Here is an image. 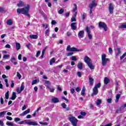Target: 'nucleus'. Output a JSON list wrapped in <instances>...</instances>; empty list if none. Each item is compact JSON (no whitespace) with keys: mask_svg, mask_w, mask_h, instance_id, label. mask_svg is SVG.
Listing matches in <instances>:
<instances>
[{"mask_svg":"<svg viewBox=\"0 0 126 126\" xmlns=\"http://www.w3.org/2000/svg\"><path fill=\"white\" fill-rule=\"evenodd\" d=\"M29 9H30V6H29V5H27L24 8L17 9V13H22V14H24L27 16H30V15L28 14Z\"/></svg>","mask_w":126,"mask_h":126,"instance_id":"1","label":"nucleus"},{"mask_svg":"<svg viewBox=\"0 0 126 126\" xmlns=\"http://www.w3.org/2000/svg\"><path fill=\"white\" fill-rule=\"evenodd\" d=\"M19 125H28V126H38V123L37 122L31 121V120H25L23 121H21L18 123Z\"/></svg>","mask_w":126,"mask_h":126,"instance_id":"2","label":"nucleus"},{"mask_svg":"<svg viewBox=\"0 0 126 126\" xmlns=\"http://www.w3.org/2000/svg\"><path fill=\"white\" fill-rule=\"evenodd\" d=\"M107 58V55L106 54H102L101 55V63L103 66L107 65L108 63H110V59Z\"/></svg>","mask_w":126,"mask_h":126,"instance_id":"3","label":"nucleus"},{"mask_svg":"<svg viewBox=\"0 0 126 126\" xmlns=\"http://www.w3.org/2000/svg\"><path fill=\"white\" fill-rule=\"evenodd\" d=\"M101 87V83L96 84L93 89V93L92 95H97L98 94V88Z\"/></svg>","mask_w":126,"mask_h":126,"instance_id":"4","label":"nucleus"},{"mask_svg":"<svg viewBox=\"0 0 126 126\" xmlns=\"http://www.w3.org/2000/svg\"><path fill=\"white\" fill-rule=\"evenodd\" d=\"M69 120L71 123L72 124L73 126H77V122H78V120L75 118V117L73 116H70L69 118Z\"/></svg>","mask_w":126,"mask_h":126,"instance_id":"5","label":"nucleus"},{"mask_svg":"<svg viewBox=\"0 0 126 126\" xmlns=\"http://www.w3.org/2000/svg\"><path fill=\"white\" fill-rule=\"evenodd\" d=\"M66 51H68V52H80L81 50L77 49V48L75 47L71 48L70 45H68L66 48Z\"/></svg>","mask_w":126,"mask_h":126,"instance_id":"6","label":"nucleus"},{"mask_svg":"<svg viewBox=\"0 0 126 126\" xmlns=\"http://www.w3.org/2000/svg\"><path fill=\"white\" fill-rule=\"evenodd\" d=\"M98 27L99 28H103L104 29L105 31H107L108 30V27L104 22H100L98 23Z\"/></svg>","mask_w":126,"mask_h":126,"instance_id":"7","label":"nucleus"},{"mask_svg":"<svg viewBox=\"0 0 126 126\" xmlns=\"http://www.w3.org/2000/svg\"><path fill=\"white\" fill-rule=\"evenodd\" d=\"M96 5L97 3L95 2V0H93L92 2L89 5V7L90 8V14H92V8L95 6H96Z\"/></svg>","mask_w":126,"mask_h":126,"instance_id":"8","label":"nucleus"},{"mask_svg":"<svg viewBox=\"0 0 126 126\" xmlns=\"http://www.w3.org/2000/svg\"><path fill=\"white\" fill-rule=\"evenodd\" d=\"M86 32L88 34V37L90 40H91L92 38H93V36H92V34H91V31H90V29H89V27H87L86 28Z\"/></svg>","mask_w":126,"mask_h":126,"instance_id":"9","label":"nucleus"},{"mask_svg":"<svg viewBox=\"0 0 126 126\" xmlns=\"http://www.w3.org/2000/svg\"><path fill=\"white\" fill-rule=\"evenodd\" d=\"M115 7V5L113 4V3H110L109 4V11L110 14H113L114 12V8Z\"/></svg>","mask_w":126,"mask_h":126,"instance_id":"10","label":"nucleus"},{"mask_svg":"<svg viewBox=\"0 0 126 126\" xmlns=\"http://www.w3.org/2000/svg\"><path fill=\"white\" fill-rule=\"evenodd\" d=\"M29 113H30V109H28L25 111L23 113L20 114L19 115L21 117H24V116H26V115L29 114Z\"/></svg>","mask_w":126,"mask_h":126,"instance_id":"11","label":"nucleus"},{"mask_svg":"<svg viewBox=\"0 0 126 126\" xmlns=\"http://www.w3.org/2000/svg\"><path fill=\"white\" fill-rule=\"evenodd\" d=\"M72 30H76L77 29V25L76 23H72L70 25Z\"/></svg>","mask_w":126,"mask_h":126,"instance_id":"12","label":"nucleus"},{"mask_svg":"<svg viewBox=\"0 0 126 126\" xmlns=\"http://www.w3.org/2000/svg\"><path fill=\"white\" fill-rule=\"evenodd\" d=\"M84 62L86 63H89L91 62V59L88 56H85L84 57Z\"/></svg>","mask_w":126,"mask_h":126,"instance_id":"13","label":"nucleus"},{"mask_svg":"<svg viewBox=\"0 0 126 126\" xmlns=\"http://www.w3.org/2000/svg\"><path fill=\"white\" fill-rule=\"evenodd\" d=\"M79 38H83L84 37V31H80L78 34Z\"/></svg>","mask_w":126,"mask_h":126,"instance_id":"14","label":"nucleus"},{"mask_svg":"<svg viewBox=\"0 0 126 126\" xmlns=\"http://www.w3.org/2000/svg\"><path fill=\"white\" fill-rule=\"evenodd\" d=\"M76 15H77V12H75L74 14V16L71 19V22H75L76 21Z\"/></svg>","mask_w":126,"mask_h":126,"instance_id":"15","label":"nucleus"},{"mask_svg":"<svg viewBox=\"0 0 126 126\" xmlns=\"http://www.w3.org/2000/svg\"><path fill=\"white\" fill-rule=\"evenodd\" d=\"M51 101L54 103H59L60 100L57 97H53L51 99Z\"/></svg>","mask_w":126,"mask_h":126,"instance_id":"16","label":"nucleus"},{"mask_svg":"<svg viewBox=\"0 0 126 126\" xmlns=\"http://www.w3.org/2000/svg\"><path fill=\"white\" fill-rule=\"evenodd\" d=\"M87 64H88L89 67L91 69H94L95 66L94 65H93V64H92V62H91L88 63H87Z\"/></svg>","mask_w":126,"mask_h":126,"instance_id":"17","label":"nucleus"},{"mask_svg":"<svg viewBox=\"0 0 126 126\" xmlns=\"http://www.w3.org/2000/svg\"><path fill=\"white\" fill-rule=\"evenodd\" d=\"M77 67L79 69H82L83 68V63L79 62L77 64Z\"/></svg>","mask_w":126,"mask_h":126,"instance_id":"18","label":"nucleus"},{"mask_svg":"<svg viewBox=\"0 0 126 126\" xmlns=\"http://www.w3.org/2000/svg\"><path fill=\"white\" fill-rule=\"evenodd\" d=\"M61 106L63 107V109H65L66 111H69V107H66V104L65 103H63L61 104Z\"/></svg>","mask_w":126,"mask_h":126,"instance_id":"19","label":"nucleus"},{"mask_svg":"<svg viewBox=\"0 0 126 126\" xmlns=\"http://www.w3.org/2000/svg\"><path fill=\"white\" fill-rule=\"evenodd\" d=\"M29 37L30 38H31V39H38V35H37L30 34L29 35Z\"/></svg>","mask_w":126,"mask_h":126,"instance_id":"20","label":"nucleus"},{"mask_svg":"<svg viewBox=\"0 0 126 126\" xmlns=\"http://www.w3.org/2000/svg\"><path fill=\"white\" fill-rule=\"evenodd\" d=\"M56 63V59L55 58H53L50 61L49 63L50 65H53V63Z\"/></svg>","mask_w":126,"mask_h":126,"instance_id":"21","label":"nucleus"},{"mask_svg":"<svg viewBox=\"0 0 126 126\" xmlns=\"http://www.w3.org/2000/svg\"><path fill=\"white\" fill-rule=\"evenodd\" d=\"M6 23L7 25H12V24H13V21H12V20L11 19L7 20L6 21Z\"/></svg>","mask_w":126,"mask_h":126,"instance_id":"22","label":"nucleus"},{"mask_svg":"<svg viewBox=\"0 0 126 126\" xmlns=\"http://www.w3.org/2000/svg\"><path fill=\"white\" fill-rule=\"evenodd\" d=\"M110 82V79L109 78L105 77L104 79V84H108Z\"/></svg>","mask_w":126,"mask_h":126,"instance_id":"23","label":"nucleus"},{"mask_svg":"<svg viewBox=\"0 0 126 126\" xmlns=\"http://www.w3.org/2000/svg\"><path fill=\"white\" fill-rule=\"evenodd\" d=\"M16 98V93L13 92L11 97V100H15V98Z\"/></svg>","mask_w":126,"mask_h":126,"instance_id":"24","label":"nucleus"},{"mask_svg":"<svg viewBox=\"0 0 126 126\" xmlns=\"http://www.w3.org/2000/svg\"><path fill=\"white\" fill-rule=\"evenodd\" d=\"M74 8L73 9V12L74 13H75V12H76V10H77V5H76V4H74Z\"/></svg>","mask_w":126,"mask_h":126,"instance_id":"25","label":"nucleus"},{"mask_svg":"<svg viewBox=\"0 0 126 126\" xmlns=\"http://www.w3.org/2000/svg\"><path fill=\"white\" fill-rule=\"evenodd\" d=\"M6 111H5L0 112V118H3V117H4V115L6 114Z\"/></svg>","mask_w":126,"mask_h":126,"instance_id":"26","label":"nucleus"},{"mask_svg":"<svg viewBox=\"0 0 126 126\" xmlns=\"http://www.w3.org/2000/svg\"><path fill=\"white\" fill-rule=\"evenodd\" d=\"M90 81V85H93V82H94V79L91 77L89 78Z\"/></svg>","mask_w":126,"mask_h":126,"instance_id":"27","label":"nucleus"},{"mask_svg":"<svg viewBox=\"0 0 126 126\" xmlns=\"http://www.w3.org/2000/svg\"><path fill=\"white\" fill-rule=\"evenodd\" d=\"M120 97H121V95L119 94H116V100H115L116 103H118L119 102V99H120Z\"/></svg>","mask_w":126,"mask_h":126,"instance_id":"28","label":"nucleus"},{"mask_svg":"<svg viewBox=\"0 0 126 126\" xmlns=\"http://www.w3.org/2000/svg\"><path fill=\"white\" fill-rule=\"evenodd\" d=\"M119 28H121V29H126V24H123L120 26Z\"/></svg>","mask_w":126,"mask_h":126,"instance_id":"29","label":"nucleus"},{"mask_svg":"<svg viewBox=\"0 0 126 126\" xmlns=\"http://www.w3.org/2000/svg\"><path fill=\"white\" fill-rule=\"evenodd\" d=\"M24 5L23 2L22 1H20L17 4V6L19 7H21Z\"/></svg>","mask_w":126,"mask_h":126,"instance_id":"30","label":"nucleus"},{"mask_svg":"<svg viewBox=\"0 0 126 126\" xmlns=\"http://www.w3.org/2000/svg\"><path fill=\"white\" fill-rule=\"evenodd\" d=\"M85 87H83L81 91V95H82V96H84V95H85Z\"/></svg>","mask_w":126,"mask_h":126,"instance_id":"31","label":"nucleus"},{"mask_svg":"<svg viewBox=\"0 0 126 126\" xmlns=\"http://www.w3.org/2000/svg\"><path fill=\"white\" fill-rule=\"evenodd\" d=\"M16 47L17 50L18 51V50H19L21 48L20 44L18 43H16Z\"/></svg>","mask_w":126,"mask_h":126,"instance_id":"32","label":"nucleus"},{"mask_svg":"<svg viewBox=\"0 0 126 126\" xmlns=\"http://www.w3.org/2000/svg\"><path fill=\"white\" fill-rule=\"evenodd\" d=\"M47 88H48V89H49L50 91V92L53 93L55 91V88H50V86H47Z\"/></svg>","mask_w":126,"mask_h":126,"instance_id":"33","label":"nucleus"},{"mask_svg":"<svg viewBox=\"0 0 126 126\" xmlns=\"http://www.w3.org/2000/svg\"><path fill=\"white\" fill-rule=\"evenodd\" d=\"M6 125L8 126H14V124L12 123H10L9 122H7L6 123Z\"/></svg>","mask_w":126,"mask_h":126,"instance_id":"34","label":"nucleus"},{"mask_svg":"<svg viewBox=\"0 0 126 126\" xmlns=\"http://www.w3.org/2000/svg\"><path fill=\"white\" fill-rule=\"evenodd\" d=\"M5 98L7 99H8L9 97V91H7L5 94Z\"/></svg>","mask_w":126,"mask_h":126,"instance_id":"35","label":"nucleus"},{"mask_svg":"<svg viewBox=\"0 0 126 126\" xmlns=\"http://www.w3.org/2000/svg\"><path fill=\"white\" fill-rule=\"evenodd\" d=\"M101 103H102V100L101 99H97L96 104L97 105V106H99V105H100L101 104Z\"/></svg>","mask_w":126,"mask_h":126,"instance_id":"36","label":"nucleus"},{"mask_svg":"<svg viewBox=\"0 0 126 126\" xmlns=\"http://www.w3.org/2000/svg\"><path fill=\"white\" fill-rule=\"evenodd\" d=\"M73 55V52H68L66 53V57H70V56H72Z\"/></svg>","mask_w":126,"mask_h":126,"instance_id":"37","label":"nucleus"},{"mask_svg":"<svg viewBox=\"0 0 126 126\" xmlns=\"http://www.w3.org/2000/svg\"><path fill=\"white\" fill-rule=\"evenodd\" d=\"M63 12H64V9H63V8L61 9L58 12V13L59 14H62V13H63Z\"/></svg>","mask_w":126,"mask_h":126,"instance_id":"38","label":"nucleus"},{"mask_svg":"<svg viewBox=\"0 0 126 126\" xmlns=\"http://www.w3.org/2000/svg\"><path fill=\"white\" fill-rule=\"evenodd\" d=\"M17 76L19 79H21L22 76L21 74H20V73H19V72H17Z\"/></svg>","mask_w":126,"mask_h":126,"instance_id":"39","label":"nucleus"},{"mask_svg":"<svg viewBox=\"0 0 126 126\" xmlns=\"http://www.w3.org/2000/svg\"><path fill=\"white\" fill-rule=\"evenodd\" d=\"M45 84H47L46 87H47V86H49V85H51V84L50 82L49 81H45Z\"/></svg>","mask_w":126,"mask_h":126,"instance_id":"40","label":"nucleus"},{"mask_svg":"<svg viewBox=\"0 0 126 126\" xmlns=\"http://www.w3.org/2000/svg\"><path fill=\"white\" fill-rule=\"evenodd\" d=\"M50 32V30L47 29L45 31V34L46 36H49V32Z\"/></svg>","mask_w":126,"mask_h":126,"instance_id":"41","label":"nucleus"},{"mask_svg":"<svg viewBox=\"0 0 126 126\" xmlns=\"http://www.w3.org/2000/svg\"><path fill=\"white\" fill-rule=\"evenodd\" d=\"M4 81L5 82V85L7 87H8L9 86V85H8V80L6 79L4 80Z\"/></svg>","mask_w":126,"mask_h":126,"instance_id":"42","label":"nucleus"},{"mask_svg":"<svg viewBox=\"0 0 126 126\" xmlns=\"http://www.w3.org/2000/svg\"><path fill=\"white\" fill-rule=\"evenodd\" d=\"M85 17H86V14L85 13H83L82 15V18L83 20H84V19H85Z\"/></svg>","mask_w":126,"mask_h":126,"instance_id":"43","label":"nucleus"},{"mask_svg":"<svg viewBox=\"0 0 126 126\" xmlns=\"http://www.w3.org/2000/svg\"><path fill=\"white\" fill-rule=\"evenodd\" d=\"M71 59L72 61H77V59L76 58V57L75 56H72Z\"/></svg>","mask_w":126,"mask_h":126,"instance_id":"44","label":"nucleus"},{"mask_svg":"<svg viewBox=\"0 0 126 126\" xmlns=\"http://www.w3.org/2000/svg\"><path fill=\"white\" fill-rule=\"evenodd\" d=\"M118 53L116 54V56H119L121 54V48L117 49Z\"/></svg>","mask_w":126,"mask_h":126,"instance_id":"45","label":"nucleus"},{"mask_svg":"<svg viewBox=\"0 0 126 126\" xmlns=\"http://www.w3.org/2000/svg\"><path fill=\"white\" fill-rule=\"evenodd\" d=\"M126 56V52H125L123 55V56H122L121 57H120V60H123V59H124V58H125V57Z\"/></svg>","mask_w":126,"mask_h":126,"instance_id":"46","label":"nucleus"},{"mask_svg":"<svg viewBox=\"0 0 126 126\" xmlns=\"http://www.w3.org/2000/svg\"><path fill=\"white\" fill-rule=\"evenodd\" d=\"M37 83V80H34L32 81V85H34V84H36Z\"/></svg>","mask_w":126,"mask_h":126,"instance_id":"47","label":"nucleus"},{"mask_svg":"<svg viewBox=\"0 0 126 126\" xmlns=\"http://www.w3.org/2000/svg\"><path fill=\"white\" fill-rule=\"evenodd\" d=\"M51 24L52 25H56V24H57V22L55 20H52L51 22Z\"/></svg>","mask_w":126,"mask_h":126,"instance_id":"48","label":"nucleus"},{"mask_svg":"<svg viewBox=\"0 0 126 126\" xmlns=\"http://www.w3.org/2000/svg\"><path fill=\"white\" fill-rule=\"evenodd\" d=\"M62 99H63V100H65V101H66V102H67H67H68V99H67L66 98H65V97H64V96H62Z\"/></svg>","mask_w":126,"mask_h":126,"instance_id":"49","label":"nucleus"},{"mask_svg":"<svg viewBox=\"0 0 126 126\" xmlns=\"http://www.w3.org/2000/svg\"><path fill=\"white\" fill-rule=\"evenodd\" d=\"M112 98H108L107 99V103H108L109 104L112 103Z\"/></svg>","mask_w":126,"mask_h":126,"instance_id":"50","label":"nucleus"},{"mask_svg":"<svg viewBox=\"0 0 126 126\" xmlns=\"http://www.w3.org/2000/svg\"><path fill=\"white\" fill-rule=\"evenodd\" d=\"M6 119L8 121H12V118L11 117L9 116H6Z\"/></svg>","mask_w":126,"mask_h":126,"instance_id":"51","label":"nucleus"},{"mask_svg":"<svg viewBox=\"0 0 126 126\" xmlns=\"http://www.w3.org/2000/svg\"><path fill=\"white\" fill-rule=\"evenodd\" d=\"M22 57V55L21 54H19L18 57V59L19 60V61H21V60H22V59L21 58Z\"/></svg>","mask_w":126,"mask_h":126,"instance_id":"52","label":"nucleus"},{"mask_svg":"<svg viewBox=\"0 0 126 126\" xmlns=\"http://www.w3.org/2000/svg\"><path fill=\"white\" fill-rule=\"evenodd\" d=\"M40 54H41L40 51H37V52L36 53V58H38L39 57V55H40Z\"/></svg>","mask_w":126,"mask_h":126,"instance_id":"53","label":"nucleus"},{"mask_svg":"<svg viewBox=\"0 0 126 126\" xmlns=\"http://www.w3.org/2000/svg\"><path fill=\"white\" fill-rule=\"evenodd\" d=\"M10 45L9 44H6L5 46V48H6V49H10Z\"/></svg>","mask_w":126,"mask_h":126,"instance_id":"54","label":"nucleus"},{"mask_svg":"<svg viewBox=\"0 0 126 126\" xmlns=\"http://www.w3.org/2000/svg\"><path fill=\"white\" fill-rule=\"evenodd\" d=\"M22 91H21V90L20 89H19V88H18L17 89V92H18V93L19 94H20V93H21V92H22Z\"/></svg>","mask_w":126,"mask_h":126,"instance_id":"55","label":"nucleus"},{"mask_svg":"<svg viewBox=\"0 0 126 126\" xmlns=\"http://www.w3.org/2000/svg\"><path fill=\"white\" fill-rule=\"evenodd\" d=\"M77 74L79 77H81V72L78 71Z\"/></svg>","mask_w":126,"mask_h":126,"instance_id":"56","label":"nucleus"},{"mask_svg":"<svg viewBox=\"0 0 126 126\" xmlns=\"http://www.w3.org/2000/svg\"><path fill=\"white\" fill-rule=\"evenodd\" d=\"M11 88H13L14 87V83L13 82V81H11Z\"/></svg>","mask_w":126,"mask_h":126,"instance_id":"57","label":"nucleus"},{"mask_svg":"<svg viewBox=\"0 0 126 126\" xmlns=\"http://www.w3.org/2000/svg\"><path fill=\"white\" fill-rule=\"evenodd\" d=\"M14 121H15V122H19V121H20V118H15L14 119Z\"/></svg>","mask_w":126,"mask_h":126,"instance_id":"58","label":"nucleus"},{"mask_svg":"<svg viewBox=\"0 0 126 126\" xmlns=\"http://www.w3.org/2000/svg\"><path fill=\"white\" fill-rule=\"evenodd\" d=\"M20 90L22 91H23L24 90V86L23 85H22L20 87Z\"/></svg>","mask_w":126,"mask_h":126,"instance_id":"59","label":"nucleus"},{"mask_svg":"<svg viewBox=\"0 0 126 126\" xmlns=\"http://www.w3.org/2000/svg\"><path fill=\"white\" fill-rule=\"evenodd\" d=\"M80 90H81V89L79 87H78V88H76V91L77 92H79V91H80Z\"/></svg>","mask_w":126,"mask_h":126,"instance_id":"60","label":"nucleus"},{"mask_svg":"<svg viewBox=\"0 0 126 126\" xmlns=\"http://www.w3.org/2000/svg\"><path fill=\"white\" fill-rule=\"evenodd\" d=\"M70 92H71V94H73V93H74V92H75V90H74V89H70Z\"/></svg>","mask_w":126,"mask_h":126,"instance_id":"61","label":"nucleus"},{"mask_svg":"<svg viewBox=\"0 0 126 126\" xmlns=\"http://www.w3.org/2000/svg\"><path fill=\"white\" fill-rule=\"evenodd\" d=\"M0 103L1 105H3V98L2 97L0 98Z\"/></svg>","mask_w":126,"mask_h":126,"instance_id":"62","label":"nucleus"},{"mask_svg":"<svg viewBox=\"0 0 126 126\" xmlns=\"http://www.w3.org/2000/svg\"><path fill=\"white\" fill-rule=\"evenodd\" d=\"M10 61H11V63H13V61H15V58L11 57Z\"/></svg>","mask_w":126,"mask_h":126,"instance_id":"63","label":"nucleus"},{"mask_svg":"<svg viewBox=\"0 0 126 126\" xmlns=\"http://www.w3.org/2000/svg\"><path fill=\"white\" fill-rule=\"evenodd\" d=\"M100 126H112V123H109L105 126L100 125Z\"/></svg>","mask_w":126,"mask_h":126,"instance_id":"64","label":"nucleus"}]
</instances>
